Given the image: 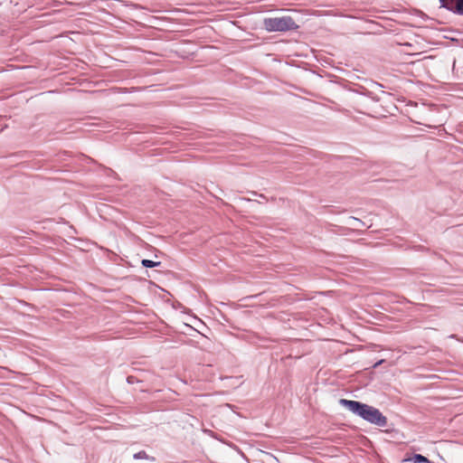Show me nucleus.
<instances>
[{"mask_svg":"<svg viewBox=\"0 0 463 463\" xmlns=\"http://www.w3.org/2000/svg\"><path fill=\"white\" fill-rule=\"evenodd\" d=\"M339 403L371 424L379 427H385L387 425V418L373 406L346 399H340Z\"/></svg>","mask_w":463,"mask_h":463,"instance_id":"f257e3e1","label":"nucleus"},{"mask_svg":"<svg viewBox=\"0 0 463 463\" xmlns=\"http://www.w3.org/2000/svg\"><path fill=\"white\" fill-rule=\"evenodd\" d=\"M263 24L268 32H288L298 29V25L290 16L265 18Z\"/></svg>","mask_w":463,"mask_h":463,"instance_id":"f03ea898","label":"nucleus"},{"mask_svg":"<svg viewBox=\"0 0 463 463\" xmlns=\"http://www.w3.org/2000/svg\"><path fill=\"white\" fill-rule=\"evenodd\" d=\"M457 0H439L440 6L455 14V5Z\"/></svg>","mask_w":463,"mask_h":463,"instance_id":"7ed1b4c3","label":"nucleus"},{"mask_svg":"<svg viewBox=\"0 0 463 463\" xmlns=\"http://www.w3.org/2000/svg\"><path fill=\"white\" fill-rule=\"evenodd\" d=\"M411 460L413 461V463H420V462L431 463L426 457H424L420 454H414Z\"/></svg>","mask_w":463,"mask_h":463,"instance_id":"20e7f679","label":"nucleus"},{"mask_svg":"<svg viewBox=\"0 0 463 463\" xmlns=\"http://www.w3.org/2000/svg\"><path fill=\"white\" fill-rule=\"evenodd\" d=\"M141 263L146 268H155V267L160 266V264H161L158 261H153V260H143L141 261Z\"/></svg>","mask_w":463,"mask_h":463,"instance_id":"39448f33","label":"nucleus"},{"mask_svg":"<svg viewBox=\"0 0 463 463\" xmlns=\"http://www.w3.org/2000/svg\"><path fill=\"white\" fill-rule=\"evenodd\" d=\"M133 458L135 459H150V457L146 454V451L141 450L134 454ZM151 459H154L151 458Z\"/></svg>","mask_w":463,"mask_h":463,"instance_id":"423d86ee","label":"nucleus"},{"mask_svg":"<svg viewBox=\"0 0 463 463\" xmlns=\"http://www.w3.org/2000/svg\"><path fill=\"white\" fill-rule=\"evenodd\" d=\"M455 14L463 15V0H457L455 5Z\"/></svg>","mask_w":463,"mask_h":463,"instance_id":"0eeeda50","label":"nucleus"},{"mask_svg":"<svg viewBox=\"0 0 463 463\" xmlns=\"http://www.w3.org/2000/svg\"><path fill=\"white\" fill-rule=\"evenodd\" d=\"M381 363H382V361H380V362L376 363V364L373 365V367H377Z\"/></svg>","mask_w":463,"mask_h":463,"instance_id":"6e6552de","label":"nucleus"}]
</instances>
